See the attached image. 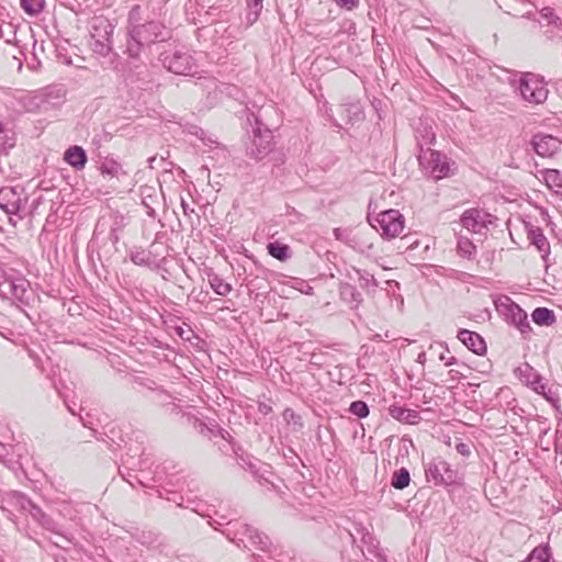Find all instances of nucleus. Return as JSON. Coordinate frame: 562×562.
<instances>
[{"label": "nucleus", "mask_w": 562, "mask_h": 562, "mask_svg": "<svg viewBox=\"0 0 562 562\" xmlns=\"http://www.w3.org/2000/svg\"><path fill=\"white\" fill-rule=\"evenodd\" d=\"M171 37L170 31L158 20L144 21L142 8L135 4L131 8L126 25V44L124 53L132 59H140L142 54L151 45L166 42Z\"/></svg>", "instance_id": "1"}, {"label": "nucleus", "mask_w": 562, "mask_h": 562, "mask_svg": "<svg viewBox=\"0 0 562 562\" xmlns=\"http://www.w3.org/2000/svg\"><path fill=\"white\" fill-rule=\"evenodd\" d=\"M228 528L223 531V535L238 547L250 550L255 548L262 552H270L272 542L267 535L259 531L248 524L240 521H228Z\"/></svg>", "instance_id": "2"}, {"label": "nucleus", "mask_w": 562, "mask_h": 562, "mask_svg": "<svg viewBox=\"0 0 562 562\" xmlns=\"http://www.w3.org/2000/svg\"><path fill=\"white\" fill-rule=\"evenodd\" d=\"M257 124H259L257 122ZM247 156L260 161L270 156L276 166L284 161L283 154L274 150L272 132L269 128L261 130L260 125L254 128V135L246 149Z\"/></svg>", "instance_id": "3"}, {"label": "nucleus", "mask_w": 562, "mask_h": 562, "mask_svg": "<svg viewBox=\"0 0 562 562\" xmlns=\"http://www.w3.org/2000/svg\"><path fill=\"white\" fill-rule=\"evenodd\" d=\"M418 161L425 175L435 181L449 177L452 173L454 162L447 155L438 150H420Z\"/></svg>", "instance_id": "4"}, {"label": "nucleus", "mask_w": 562, "mask_h": 562, "mask_svg": "<svg viewBox=\"0 0 562 562\" xmlns=\"http://www.w3.org/2000/svg\"><path fill=\"white\" fill-rule=\"evenodd\" d=\"M113 24L103 16H95L90 22V48L100 56H106L112 50Z\"/></svg>", "instance_id": "5"}, {"label": "nucleus", "mask_w": 562, "mask_h": 562, "mask_svg": "<svg viewBox=\"0 0 562 562\" xmlns=\"http://www.w3.org/2000/svg\"><path fill=\"white\" fill-rule=\"evenodd\" d=\"M27 202V196L20 187H3L0 189V209L9 215V222L16 226L23 220L22 210Z\"/></svg>", "instance_id": "6"}, {"label": "nucleus", "mask_w": 562, "mask_h": 562, "mask_svg": "<svg viewBox=\"0 0 562 562\" xmlns=\"http://www.w3.org/2000/svg\"><path fill=\"white\" fill-rule=\"evenodd\" d=\"M19 504L21 509L26 512L42 528L61 537L67 543H72L74 537L65 532L57 521L44 513L43 509L35 505L29 497L20 495Z\"/></svg>", "instance_id": "7"}, {"label": "nucleus", "mask_w": 562, "mask_h": 562, "mask_svg": "<svg viewBox=\"0 0 562 562\" xmlns=\"http://www.w3.org/2000/svg\"><path fill=\"white\" fill-rule=\"evenodd\" d=\"M159 60L168 71L181 76H192L198 67L194 58L179 48L160 53Z\"/></svg>", "instance_id": "8"}, {"label": "nucleus", "mask_w": 562, "mask_h": 562, "mask_svg": "<svg viewBox=\"0 0 562 562\" xmlns=\"http://www.w3.org/2000/svg\"><path fill=\"white\" fill-rule=\"evenodd\" d=\"M494 306L501 317L514 325L521 334L527 331V312L515 303L508 295H499L494 299Z\"/></svg>", "instance_id": "9"}, {"label": "nucleus", "mask_w": 562, "mask_h": 562, "mask_svg": "<svg viewBox=\"0 0 562 562\" xmlns=\"http://www.w3.org/2000/svg\"><path fill=\"white\" fill-rule=\"evenodd\" d=\"M427 482L435 485H451L458 482V471L452 469L451 465L443 459L437 458L426 465Z\"/></svg>", "instance_id": "10"}, {"label": "nucleus", "mask_w": 562, "mask_h": 562, "mask_svg": "<svg viewBox=\"0 0 562 562\" xmlns=\"http://www.w3.org/2000/svg\"><path fill=\"white\" fill-rule=\"evenodd\" d=\"M375 222L376 224L372 226L387 238L398 236L404 229V218L397 210L391 209L380 213Z\"/></svg>", "instance_id": "11"}, {"label": "nucleus", "mask_w": 562, "mask_h": 562, "mask_svg": "<svg viewBox=\"0 0 562 562\" xmlns=\"http://www.w3.org/2000/svg\"><path fill=\"white\" fill-rule=\"evenodd\" d=\"M529 387L552 406L558 407L560 396L557 385L536 372L531 366H529Z\"/></svg>", "instance_id": "12"}, {"label": "nucleus", "mask_w": 562, "mask_h": 562, "mask_svg": "<svg viewBox=\"0 0 562 562\" xmlns=\"http://www.w3.org/2000/svg\"><path fill=\"white\" fill-rule=\"evenodd\" d=\"M30 282L23 277H9L2 281L0 295L10 294L24 305H29L31 293L29 291Z\"/></svg>", "instance_id": "13"}, {"label": "nucleus", "mask_w": 562, "mask_h": 562, "mask_svg": "<svg viewBox=\"0 0 562 562\" xmlns=\"http://www.w3.org/2000/svg\"><path fill=\"white\" fill-rule=\"evenodd\" d=\"M537 180L543 182L548 189L557 195L562 196V172L558 169L541 167L538 161L533 162V169H529Z\"/></svg>", "instance_id": "14"}, {"label": "nucleus", "mask_w": 562, "mask_h": 562, "mask_svg": "<svg viewBox=\"0 0 562 562\" xmlns=\"http://www.w3.org/2000/svg\"><path fill=\"white\" fill-rule=\"evenodd\" d=\"M495 217L483 210L470 209L467 210L461 216V224L468 231L481 234L488 224L493 223Z\"/></svg>", "instance_id": "15"}, {"label": "nucleus", "mask_w": 562, "mask_h": 562, "mask_svg": "<svg viewBox=\"0 0 562 562\" xmlns=\"http://www.w3.org/2000/svg\"><path fill=\"white\" fill-rule=\"evenodd\" d=\"M535 153L543 159L552 158L561 149V140L549 134H536L531 142Z\"/></svg>", "instance_id": "16"}, {"label": "nucleus", "mask_w": 562, "mask_h": 562, "mask_svg": "<svg viewBox=\"0 0 562 562\" xmlns=\"http://www.w3.org/2000/svg\"><path fill=\"white\" fill-rule=\"evenodd\" d=\"M547 85L542 76L529 71V103L542 104L548 99Z\"/></svg>", "instance_id": "17"}, {"label": "nucleus", "mask_w": 562, "mask_h": 562, "mask_svg": "<svg viewBox=\"0 0 562 562\" xmlns=\"http://www.w3.org/2000/svg\"><path fill=\"white\" fill-rule=\"evenodd\" d=\"M540 20L531 19V14L529 13V29L542 30V27H555L558 33L562 31V21L561 19L553 12V9L546 7L539 11Z\"/></svg>", "instance_id": "18"}, {"label": "nucleus", "mask_w": 562, "mask_h": 562, "mask_svg": "<svg viewBox=\"0 0 562 562\" xmlns=\"http://www.w3.org/2000/svg\"><path fill=\"white\" fill-rule=\"evenodd\" d=\"M457 337L469 350L475 355L482 356L486 352L485 340L477 333L468 329H460Z\"/></svg>", "instance_id": "19"}, {"label": "nucleus", "mask_w": 562, "mask_h": 562, "mask_svg": "<svg viewBox=\"0 0 562 562\" xmlns=\"http://www.w3.org/2000/svg\"><path fill=\"white\" fill-rule=\"evenodd\" d=\"M529 244L536 247L544 268H548L547 258L550 255V244L541 228H529Z\"/></svg>", "instance_id": "20"}, {"label": "nucleus", "mask_w": 562, "mask_h": 562, "mask_svg": "<svg viewBox=\"0 0 562 562\" xmlns=\"http://www.w3.org/2000/svg\"><path fill=\"white\" fill-rule=\"evenodd\" d=\"M195 428H198L201 435L221 437L229 443L233 442L232 435L222 428L215 419H210L209 422L198 419Z\"/></svg>", "instance_id": "21"}, {"label": "nucleus", "mask_w": 562, "mask_h": 562, "mask_svg": "<svg viewBox=\"0 0 562 562\" xmlns=\"http://www.w3.org/2000/svg\"><path fill=\"white\" fill-rule=\"evenodd\" d=\"M64 160L76 170H82L87 165L86 150L78 145H72L64 153Z\"/></svg>", "instance_id": "22"}, {"label": "nucleus", "mask_w": 562, "mask_h": 562, "mask_svg": "<svg viewBox=\"0 0 562 562\" xmlns=\"http://www.w3.org/2000/svg\"><path fill=\"white\" fill-rule=\"evenodd\" d=\"M160 192L154 187L144 186L140 188L142 204L146 207L149 217H156L155 206L159 204Z\"/></svg>", "instance_id": "23"}, {"label": "nucleus", "mask_w": 562, "mask_h": 562, "mask_svg": "<svg viewBox=\"0 0 562 562\" xmlns=\"http://www.w3.org/2000/svg\"><path fill=\"white\" fill-rule=\"evenodd\" d=\"M389 414L394 419L409 425H416L422 419L418 411L397 405H391L389 407Z\"/></svg>", "instance_id": "24"}, {"label": "nucleus", "mask_w": 562, "mask_h": 562, "mask_svg": "<svg viewBox=\"0 0 562 562\" xmlns=\"http://www.w3.org/2000/svg\"><path fill=\"white\" fill-rule=\"evenodd\" d=\"M93 431V436L97 440H101L106 442L109 446L115 445L120 446V443L123 441L122 431L116 427V425L110 423L104 428L103 431L100 432L93 428H91Z\"/></svg>", "instance_id": "25"}, {"label": "nucleus", "mask_w": 562, "mask_h": 562, "mask_svg": "<svg viewBox=\"0 0 562 562\" xmlns=\"http://www.w3.org/2000/svg\"><path fill=\"white\" fill-rule=\"evenodd\" d=\"M531 321L538 326L550 327L557 323L553 310L548 307H536L530 314Z\"/></svg>", "instance_id": "26"}, {"label": "nucleus", "mask_w": 562, "mask_h": 562, "mask_svg": "<svg viewBox=\"0 0 562 562\" xmlns=\"http://www.w3.org/2000/svg\"><path fill=\"white\" fill-rule=\"evenodd\" d=\"M529 562H555L549 539L539 543L529 552Z\"/></svg>", "instance_id": "27"}, {"label": "nucleus", "mask_w": 562, "mask_h": 562, "mask_svg": "<svg viewBox=\"0 0 562 562\" xmlns=\"http://www.w3.org/2000/svg\"><path fill=\"white\" fill-rule=\"evenodd\" d=\"M130 259L136 266L151 267L155 262L151 252L142 248H133L130 250Z\"/></svg>", "instance_id": "28"}, {"label": "nucleus", "mask_w": 562, "mask_h": 562, "mask_svg": "<svg viewBox=\"0 0 562 562\" xmlns=\"http://www.w3.org/2000/svg\"><path fill=\"white\" fill-rule=\"evenodd\" d=\"M207 280L210 286L217 295L226 296L231 293L232 285L227 283L224 279H222L218 274L209 273Z\"/></svg>", "instance_id": "29"}, {"label": "nucleus", "mask_w": 562, "mask_h": 562, "mask_svg": "<svg viewBox=\"0 0 562 562\" xmlns=\"http://www.w3.org/2000/svg\"><path fill=\"white\" fill-rule=\"evenodd\" d=\"M356 531L361 535V542L367 547L368 552L380 555L378 552L379 541L375 537L361 525L356 527Z\"/></svg>", "instance_id": "30"}, {"label": "nucleus", "mask_w": 562, "mask_h": 562, "mask_svg": "<svg viewBox=\"0 0 562 562\" xmlns=\"http://www.w3.org/2000/svg\"><path fill=\"white\" fill-rule=\"evenodd\" d=\"M267 249H268V254L271 257H273L280 261H285L291 257L290 247L285 244L279 243V241L269 243L267 246Z\"/></svg>", "instance_id": "31"}, {"label": "nucleus", "mask_w": 562, "mask_h": 562, "mask_svg": "<svg viewBox=\"0 0 562 562\" xmlns=\"http://www.w3.org/2000/svg\"><path fill=\"white\" fill-rule=\"evenodd\" d=\"M340 296L341 299L350 304H355L357 307L362 302L361 293L356 289V286L345 283L340 286Z\"/></svg>", "instance_id": "32"}, {"label": "nucleus", "mask_w": 562, "mask_h": 562, "mask_svg": "<svg viewBox=\"0 0 562 562\" xmlns=\"http://www.w3.org/2000/svg\"><path fill=\"white\" fill-rule=\"evenodd\" d=\"M345 112L348 123L356 124L364 120L363 108L359 102H350L345 104Z\"/></svg>", "instance_id": "33"}, {"label": "nucleus", "mask_w": 562, "mask_h": 562, "mask_svg": "<svg viewBox=\"0 0 562 562\" xmlns=\"http://www.w3.org/2000/svg\"><path fill=\"white\" fill-rule=\"evenodd\" d=\"M411 475L406 468H401L392 475L391 485L395 490H404L409 485Z\"/></svg>", "instance_id": "34"}, {"label": "nucleus", "mask_w": 562, "mask_h": 562, "mask_svg": "<svg viewBox=\"0 0 562 562\" xmlns=\"http://www.w3.org/2000/svg\"><path fill=\"white\" fill-rule=\"evenodd\" d=\"M15 145L14 132L0 120V146L3 149L13 148Z\"/></svg>", "instance_id": "35"}, {"label": "nucleus", "mask_w": 562, "mask_h": 562, "mask_svg": "<svg viewBox=\"0 0 562 562\" xmlns=\"http://www.w3.org/2000/svg\"><path fill=\"white\" fill-rule=\"evenodd\" d=\"M121 170V165L114 159L105 158L100 165V171L102 176H109L111 178L117 177Z\"/></svg>", "instance_id": "36"}, {"label": "nucleus", "mask_w": 562, "mask_h": 562, "mask_svg": "<svg viewBox=\"0 0 562 562\" xmlns=\"http://www.w3.org/2000/svg\"><path fill=\"white\" fill-rule=\"evenodd\" d=\"M516 76L517 74L509 76V83L514 88L515 92L519 91L520 95L524 99H527V95L525 94V90L527 89V72H520L518 80H516Z\"/></svg>", "instance_id": "37"}, {"label": "nucleus", "mask_w": 562, "mask_h": 562, "mask_svg": "<svg viewBox=\"0 0 562 562\" xmlns=\"http://www.w3.org/2000/svg\"><path fill=\"white\" fill-rule=\"evenodd\" d=\"M22 9L30 15H36L43 11L45 0H20Z\"/></svg>", "instance_id": "38"}, {"label": "nucleus", "mask_w": 562, "mask_h": 562, "mask_svg": "<svg viewBox=\"0 0 562 562\" xmlns=\"http://www.w3.org/2000/svg\"><path fill=\"white\" fill-rule=\"evenodd\" d=\"M262 2L263 0H247V5L249 9V12L247 13L248 23L252 24L258 20L263 8Z\"/></svg>", "instance_id": "39"}, {"label": "nucleus", "mask_w": 562, "mask_h": 562, "mask_svg": "<svg viewBox=\"0 0 562 562\" xmlns=\"http://www.w3.org/2000/svg\"><path fill=\"white\" fill-rule=\"evenodd\" d=\"M356 273L358 276L360 288L370 290L378 285L373 274L369 273L368 271L358 269L356 270Z\"/></svg>", "instance_id": "40"}, {"label": "nucleus", "mask_w": 562, "mask_h": 562, "mask_svg": "<svg viewBox=\"0 0 562 562\" xmlns=\"http://www.w3.org/2000/svg\"><path fill=\"white\" fill-rule=\"evenodd\" d=\"M458 251L462 257L471 258L475 252V246L469 238L461 237L458 241Z\"/></svg>", "instance_id": "41"}, {"label": "nucleus", "mask_w": 562, "mask_h": 562, "mask_svg": "<svg viewBox=\"0 0 562 562\" xmlns=\"http://www.w3.org/2000/svg\"><path fill=\"white\" fill-rule=\"evenodd\" d=\"M349 412L359 418H366L370 409L366 402L359 400L350 404Z\"/></svg>", "instance_id": "42"}, {"label": "nucleus", "mask_w": 562, "mask_h": 562, "mask_svg": "<svg viewBox=\"0 0 562 562\" xmlns=\"http://www.w3.org/2000/svg\"><path fill=\"white\" fill-rule=\"evenodd\" d=\"M26 100L29 102L27 104H24V109L26 111H33V110L40 108L44 101L42 94L35 95V97H27Z\"/></svg>", "instance_id": "43"}, {"label": "nucleus", "mask_w": 562, "mask_h": 562, "mask_svg": "<svg viewBox=\"0 0 562 562\" xmlns=\"http://www.w3.org/2000/svg\"><path fill=\"white\" fill-rule=\"evenodd\" d=\"M543 35L550 40L553 41L555 38L562 40V31L558 33V30L551 25V27H543Z\"/></svg>", "instance_id": "44"}, {"label": "nucleus", "mask_w": 562, "mask_h": 562, "mask_svg": "<svg viewBox=\"0 0 562 562\" xmlns=\"http://www.w3.org/2000/svg\"><path fill=\"white\" fill-rule=\"evenodd\" d=\"M335 1L339 7L345 8L347 10H352L353 8H357L359 4V0H335Z\"/></svg>", "instance_id": "45"}, {"label": "nucleus", "mask_w": 562, "mask_h": 562, "mask_svg": "<svg viewBox=\"0 0 562 562\" xmlns=\"http://www.w3.org/2000/svg\"><path fill=\"white\" fill-rule=\"evenodd\" d=\"M456 450L461 456L468 457L470 454V446L465 442H458L456 445Z\"/></svg>", "instance_id": "46"}, {"label": "nucleus", "mask_w": 562, "mask_h": 562, "mask_svg": "<svg viewBox=\"0 0 562 562\" xmlns=\"http://www.w3.org/2000/svg\"><path fill=\"white\" fill-rule=\"evenodd\" d=\"M284 418L290 422L292 420L293 423H299L301 420V417L299 415H296L292 409L288 408L285 409L284 412Z\"/></svg>", "instance_id": "47"}, {"label": "nucleus", "mask_w": 562, "mask_h": 562, "mask_svg": "<svg viewBox=\"0 0 562 562\" xmlns=\"http://www.w3.org/2000/svg\"><path fill=\"white\" fill-rule=\"evenodd\" d=\"M333 234L336 239L347 241L348 232L346 229L335 228Z\"/></svg>", "instance_id": "48"}, {"label": "nucleus", "mask_w": 562, "mask_h": 562, "mask_svg": "<svg viewBox=\"0 0 562 562\" xmlns=\"http://www.w3.org/2000/svg\"><path fill=\"white\" fill-rule=\"evenodd\" d=\"M38 52H44V42L38 43L36 40L33 42V56L37 59Z\"/></svg>", "instance_id": "49"}, {"label": "nucleus", "mask_w": 562, "mask_h": 562, "mask_svg": "<svg viewBox=\"0 0 562 562\" xmlns=\"http://www.w3.org/2000/svg\"><path fill=\"white\" fill-rule=\"evenodd\" d=\"M190 330H186L184 328H182L181 326H177L176 327V333L179 337H181L182 339L184 340H190V337L189 336H186L187 333H189Z\"/></svg>", "instance_id": "50"}, {"label": "nucleus", "mask_w": 562, "mask_h": 562, "mask_svg": "<svg viewBox=\"0 0 562 562\" xmlns=\"http://www.w3.org/2000/svg\"><path fill=\"white\" fill-rule=\"evenodd\" d=\"M181 207L186 215L194 212V210L189 206L188 202L183 198H181Z\"/></svg>", "instance_id": "51"}, {"label": "nucleus", "mask_w": 562, "mask_h": 562, "mask_svg": "<svg viewBox=\"0 0 562 562\" xmlns=\"http://www.w3.org/2000/svg\"><path fill=\"white\" fill-rule=\"evenodd\" d=\"M271 411H272V408H271L269 405H267V404H265V403H260V404H259V412H260L261 414L267 415V414H269Z\"/></svg>", "instance_id": "52"}, {"label": "nucleus", "mask_w": 562, "mask_h": 562, "mask_svg": "<svg viewBox=\"0 0 562 562\" xmlns=\"http://www.w3.org/2000/svg\"><path fill=\"white\" fill-rule=\"evenodd\" d=\"M217 7L216 5H211L209 7L207 11L205 12V14H209V15H214L215 14V11H217Z\"/></svg>", "instance_id": "53"}, {"label": "nucleus", "mask_w": 562, "mask_h": 562, "mask_svg": "<svg viewBox=\"0 0 562 562\" xmlns=\"http://www.w3.org/2000/svg\"><path fill=\"white\" fill-rule=\"evenodd\" d=\"M456 362H457L456 357H450L449 360H446L445 364L449 367V366L454 364Z\"/></svg>", "instance_id": "54"}, {"label": "nucleus", "mask_w": 562, "mask_h": 562, "mask_svg": "<svg viewBox=\"0 0 562 562\" xmlns=\"http://www.w3.org/2000/svg\"><path fill=\"white\" fill-rule=\"evenodd\" d=\"M249 470L255 474L258 475V471L256 470V465L252 463H249Z\"/></svg>", "instance_id": "55"}, {"label": "nucleus", "mask_w": 562, "mask_h": 562, "mask_svg": "<svg viewBox=\"0 0 562 562\" xmlns=\"http://www.w3.org/2000/svg\"><path fill=\"white\" fill-rule=\"evenodd\" d=\"M425 358H426V355L424 352H422L418 355L417 360H418V362L423 363L425 361Z\"/></svg>", "instance_id": "56"}, {"label": "nucleus", "mask_w": 562, "mask_h": 562, "mask_svg": "<svg viewBox=\"0 0 562 562\" xmlns=\"http://www.w3.org/2000/svg\"><path fill=\"white\" fill-rule=\"evenodd\" d=\"M155 160H156V157H150V158L148 159V164H149V167H150V168H153V167H154V165H153V164H155Z\"/></svg>", "instance_id": "57"}, {"label": "nucleus", "mask_w": 562, "mask_h": 562, "mask_svg": "<svg viewBox=\"0 0 562 562\" xmlns=\"http://www.w3.org/2000/svg\"><path fill=\"white\" fill-rule=\"evenodd\" d=\"M439 359H440L441 361H445V362H446V360H449V357H446V356H445V353L442 352V353L439 356Z\"/></svg>", "instance_id": "58"}, {"label": "nucleus", "mask_w": 562, "mask_h": 562, "mask_svg": "<svg viewBox=\"0 0 562 562\" xmlns=\"http://www.w3.org/2000/svg\"><path fill=\"white\" fill-rule=\"evenodd\" d=\"M254 562H261V558L258 555H252Z\"/></svg>", "instance_id": "59"}, {"label": "nucleus", "mask_w": 562, "mask_h": 562, "mask_svg": "<svg viewBox=\"0 0 562 562\" xmlns=\"http://www.w3.org/2000/svg\"><path fill=\"white\" fill-rule=\"evenodd\" d=\"M515 372H516V374H521L522 370H521V368H517Z\"/></svg>", "instance_id": "60"}, {"label": "nucleus", "mask_w": 562, "mask_h": 562, "mask_svg": "<svg viewBox=\"0 0 562 562\" xmlns=\"http://www.w3.org/2000/svg\"><path fill=\"white\" fill-rule=\"evenodd\" d=\"M81 420H82V425H83V427L91 428V427H90V426H89V425L83 420V418H82V417H81Z\"/></svg>", "instance_id": "61"}, {"label": "nucleus", "mask_w": 562, "mask_h": 562, "mask_svg": "<svg viewBox=\"0 0 562 562\" xmlns=\"http://www.w3.org/2000/svg\"><path fill=\"white\" fill-rule=\"evenodd\" d=\"M56 562H67V560L65 558H63V559H57Z\"/></svg>", "instance_id": "62"}, {"label": "nucleus", "mask_w": 562, "mask_h": 562, "mask_svg": "<svg viewBox=\"0 0 562 562\" xmlns=\"http://www.w3.org/2000/svg\"><path fill=\"white\" fill-rule=\"evenodd\" d=\"M533 123H536V120L531 121V119L529 117L528 124H533Z\"/></svg>", "instance_id": "63"}, {"label": "nucleus", "mask_w": 562, "mask_h": 562, "mask_svg": "<svg viewBox=\"0 0 562 562\" xmlns=\"http://www.w3.org/2000/svg\"><path fill=\"white\" fill-rule=\"evenodd\" d=\"M521 562H527V560H522Z\"/></svg>", "instance_id": "64"}]
</instances>
